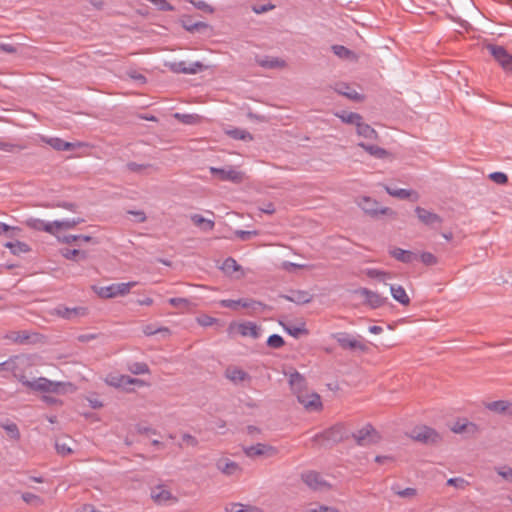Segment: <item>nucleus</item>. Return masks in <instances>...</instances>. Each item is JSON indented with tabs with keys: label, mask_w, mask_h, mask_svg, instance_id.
Masks as SVG:
<instances>
[{
	"label": "nucleus",
	"mask_w": 512,
	"mask_h": 512,
	"mask_svg": "<svg viewBox=\"0 0 512 512\" xmlns=\"http://www.w3.org/2000/svg\"><path fill=\"white\" fill-rule=\"evenodd\" d=\"M289 384L298 403L308 412H318L322 410V401L319 394L311 390L304 379L298 373L293 372L289 376Z\"/></svg>",
	"instance_id": "1"
},
{
	"label": "nucleus",
	"mask_w": 512,
	"mask_h": 512,
	"mask_svg": "<svg viewBox=\"0 0 512 512\" xmlns=\"http://www.w3.org/2000/svg\"><path fill=\"white\" fill-rule=\"evenodd\" d=\"M28 389L40 392L43 394H55L64 395L67 393L75 392L76 388L72 383L69 382H54L44 377H39L33 380H25V384ZM43 400L48 404H57L58 401L49 395H44Z\"/></svg>",
	"instance_id": "2"
},
{
	"label": "nucleus",
	"mask_w": 512,
	"mask_h": 512,
	"mask_svg": "<svg viewBox=\"0 0 512 512\" xmlns=\"http://www.w3.org/2000/svg\"><path fill=\"white\" fill-rule=\"evenodd\" d=\"M149 496L151 501L157 506H173L179 502L178 496L165 483H157L151 486Z\"/></svg>",
	"instance_id": "3"
},
{
	"label": "nucleus",
	"mask_w": 512,
	"mask_h": 512,
	"mask_svg": "<svg viewBox=\"0 0 512 512\" xmlns=\"http://www.w3.org/2000/svg\"><path fill=\"white\" fill-rule=\"evenodd\" d=\"M136 285L135 281L119 282L108 286H93L92 289L100 298L111 299L128 295Z\"/></svg>",
	"instance_id": "4"
},
{
	"label": "nucleus",
	"mask_w": 512,
	"mask_h": 512,
	"mask_svg": "<svg viewBox=\"0 0 512 512\" xmlns=\"http://www.w3.org/2000/svg\"><path fill=\"white\" fill-rule=\"evenodd\" d=\"M34 366V363L30 357L17 356L14 359H10L0 364L1 367H5L11 370L14 376L24 385L27 378L26 372Z\"/></svg>",
	"instance_id": "5"
},
{
	"label": "nucleus",
	"mask_w": 512,
	"mask_h": 512,
	"mask_svg": "<svg viewBox=\"0 0 512 512\" xmlns=\"http://www.w3.org/2000/svg\"><path fill=\"white\" fill-rule=\"evenodd\" d=\"M243 453L250 459H270L277 457L280 450L268 443H256L244 446Z\"/></svg>",
	"instance_id": "6"
},
{
	"label": "nucleus",
	"mask_w": 512,
	"mask_h": 512,
	"mask_svg": "<svg viewBox=\"0 0 512 512\" xmlns=\"http://www.w3.org/2000/svg\"><path fill=\"white\" fill-rule=\"evenodd\" d=\"M261 329L258 325L253 322H232L228 327V333L230 336H242L256 339L260 336Z\"/></svg>",
	"instance_id": "7"
},
{
	"label": "nucleus",
	"mask_w": 512,
	"mask_h": 512,
	"mask_svg": "<svg viewBox=\"0 0 512 512\" xmlns=\"http://www.w3.org/2000/svg\"><path fill=\"white\" fill-rule=\"evenodd\" d=\"M353 438L358 445L370 446L381 441L380 433L370 424H366L353 434Z\"/></svg>",
	"instance_id": "8"
},
{
	"label": "nucleus",
	"mask_w": 512,
	"mask_h": 512,
	"mask_svg": "<svg viewBox=\"0 0 512 512\" xmlns=\"http://www.w3.org/2000/svg\"><path fill=\"white\" fill-rule=\"evenodd\" d=\"M104 381L106 384L112 387L121 388L124 390H130V386L142 387L145 384L144 381L140 379L131 378L130 376L117 373H110L106 375Z\"/></svg>",
	"instance_id": "9"
},
{
	"label": "nucleus",
	"mask_w": 512,
	"mask_h": 512,
	"mask_svg": "<svg viewBox=\"0 0 512 512\" xmlns=\"http://www.w3.org/2000/svg\"><path fill=\"white\" fill-rule=\"evenodd\" d=\"M357 204L365 213L371 216L394 215L392 209L388 207H382L377 200L368 196H362L358 198Z\"/></svg>",
	"instance_id": "10"
},
{
	"label": "nucleus",
	"mask_w": 512,
	"mask_h": 512,
	"mask_svg": "<svg viewBox=\"0 0 512 512\" xmlns=\"http://www.w3.org/2000/svg\"><path fill=\"white\" fill-rule=\"evenodd\" d=\"M354 293L362 300L363 304L372 309L383 307L388 302L387 297L367 288H359Z\"/></svg>",
	"instance_id": "11"
},
{
	"label": "nucleus",
	"mask_w": 512,
	"mask_h": 512,
	"mask_svg": "<svg viewBox=\"0 0 512 512\" xmlns=\"http://www.w3.org/2000/svg\"><path fill=\"white\" fill-rule=\"evenodd\" d=\"M332 337L343 349L367 351V345L360 337H355L347 332L334 333Z\"/></svg>",
	"instance_id": "12"
},
{
	"label": "nucleus",
	"mask_w": 512,
	"mask_h": 512,
	"mask_svg": "<svg viewBox=\"0 0 512 512\" xmlns=\"http://www.w3.org/2000/svg\"><path fill=\"white\" fill-rule=\"evenodd\" d=\"M224 377L236 386L248 385L252 380L250 374L238 365H229L224 371Z\"/></svg>",
	"instance_id": "13"
},
{
	"label": "nucleus",
	"mask_w": 512,
	"mask_h": 512,
	"mask_svg": "<svg viewBox=\"0 0 512 512\" xmlns=\"http://www.w3.org/2000/svg\"><path fill=\"white\" fill-rule=\"evenodd\" d=\"M486 48L506 72L512 73V55L504 47L488 44Z\"/></svg>",
	"instance_id": "14"
},
{
	"label": "nucleus",
	"mask_w": 512,
	"mask_h": 512,
	"mask_svg": "<svg viewBox=\"0 0 512 512\" xmlns=\"http://www.w3.org/2000/svg\"><path fill=\"white\" fill-rule=\"evenodd\" d=\"M84 220L81 218H72L66 220H56L53 222H48L44 227V231L51 235H58V233H62L64 230L73 229L77 225L81 224Z\"/></svg>",
	"instance_id": "15"
},
{
	"label": "nucleus",
	"mask_w": 512,
	"mask_h": 512,
	"mask_svg": "<svg viewBox=\"0 0 512 512\" xmlns=\"http://www.w3.org/2000/svg\"><path fill=\"white\" fill-rule=\"evenodd\" d=\"M210 172L215 177H217L219 180L231 181L233 183H240L245 178V175L243 172H241L233 167H226V168H221V169L211 167Z\"/></svg>",
	"instance_id": "16"
},
{
	"label": "nucleus",
	"mask_w": 512,
	"mask_h": 512,
	"mask_svg": "<svg viewBox=\"0 0 512 512\" xmlns=\"http://www.w3.org/2000/svg\"><path fill=\"white\" fill-rule=\"evenodd\" d=\"M411 437L423 443H436L441 437L437 431L428 426H418L411 431Z\"/></svg>",
	"instance_id": "17"
},
{
	"label": "nucleus",
	"mask_w": 512,
	"mask_h": 512,
	"mask_svg": "<svg viewBox=\"0 0 512 512\" xmlns=\"http://www.w3.org/2000/svg\"><path fill=\"white\" fill-rule=\"evenodd\" d=\"M217 470L225 476H238L242 473V467L239 463L228 457H220L216 460Z\"/></svg>",
	"instance_id": "18"
},
{
	"label": "nucleus",
	"mask_w": 512,
	"mask_h": 512,
	"mask_svg": "<svg viewBox=\"0 0 512 512\" xmlns=\"http://www.w3.org/2000/svg\"><path fill=\"white\" fill-rule=\"evenodd\" d=\"M303 482L315 491H325L330 484L317 472L308 471L302 474Z\"/></svg>",
	"instance_id": "19"
},
{
	"label": "nucleus",
	"mask_w": 512,
	"mask_h": 512,
	"mask_svg": "<svg viewBox=\"0 0 512 512\" xmlns=\"http://www.w3.org/2000/svg\"><path fill=\"white\" fill-rule=\"evenodd\" d=\"M450 430L455 434L475 435L478 433L479 428L475 423L469 421L468 419L461 418L455 420L451 424Z\"/></svg>",
	"instance_id": "20"
},
{
	"label": "nucleus",
	"mask_w": 512,
	"mask_h": 512,
	"mask_svg": "<svg viewBox=\"0 0 512 512\" xmlns=\"http://www.w3.org/2000/svg\"><path fill=\"white\" fill-rule=\"evenodd\" d=\"M334 90L350 100L360 102L363 101L364 97L359 92H357L354 88L349 86L346 83H336L334 86Z\"/></svg>",
	"instance_id": "21"
},
{
	"label": "nucleus",
	"mask_w": 512,
	"mask_h": 512,
	"mask_svg": "<svg viewBox=\"0 0 512 512\" xmlns=\"http://www.w3.org/2000/svg\"><path fill=\"white\" fill-rule=\"evenodd\" d=\"M220 269L228 276L231 277H240L243 276L242 267L236 262L233 258H227L223 261Z\"/></svg>",
	"instance_id": "22"
},
{
	"label": "nucleus",
	"mask_w": 512,
	"mask_h": 512,
	"mask_svg": "<svg viewBox=\"0 0 512 512\" xmlns=\"http://www.w3.org/2000/svg\"><path fill=\"white\" fill-rule=\"evenodd\" d=\"M415 213L418 219L425 225L434 226L441 223V218L437 214L424 208L417 207Z\"/></svg>",
	"instance_id": "23"
},
{
	"label": "nucleus",
	"mask_w": 512,
	"mask_h": 512,
	"mask_svg": "<svg viewBox=\"0 0 512 512\" xmlns=\"http://www.w3.org/2000/svg\"><path fill=\"white\" fill-rule=\"evenodd\" d=\"M56 314L65 319H75L87 315V309L84 307H59L56 309Z\"/></svg>",
	"instance_id": "24"
},
{
	"label": "nucleus",
	"mask_w": 512,
	"mask_h": 512,
	"mask_svg": "<svg viewBox=\"0 0 512 512\" xmlns=\"http://www.w3.org/2000/svg\"><path fill=\"white\" fill-rule=\"evenodd\" d=\"M390 292L393 299L400 303L401 305L408 306L410 304V297L408 296L404 287H402L401 285H390Z\"/></svg>",
	"instance_id": "25"
},
{
	"label": "nucleus",
	"mask_w": 512,
	"mask_h": 512,
	"mask_svg": "<svg viewBox=\"0 0 512 512\" xmlns=\"http://www.w3.org/2000/svg\"><path fill=\"white\" fill-rule=\"evenodd\" d=\"M258 64L267 69H284L287 66L284 59L268 56L258 59Z\"/></svg>",
	"instance_id": "26"
},
{
	"label": "nucleus",
	"mask_w": 512,
	"mask_h": 512,
	"mask_svg": "<svg viewBox=\"0 0 512 512\" xmlns=\"http://www.w3.org/2000/svg\"><path fill=\"white\" fill-rule=\"evenodd\" d=\"M191 222L198 228H200L204 232H209L213 230L215 223L213 220L205 218L200 214H193L190 216Z\"/></svg>",
	"instance_id": "27"
},
{
	"label": "nucleus",
	"mask_w": 512,
	"mask_h": 512,
	"mask_svg": "<svg viewBox=\"0 0 512 512\" xmlns=\"http://www.w3.org/2000/svg\"><path fill=\"white\" fill-rule=\"evenodd\" d=\"M362 274L367 276L370 279H375L379 282L386 284V281L392 278L390 272L375 269V268H367L362 270Z\"/></svg>",
	"instance_id": "28"
},
{
	"label": "nucleus",
	"mask_w": 512,
	"mask_h": 512,
	"mask_svg": "<svg viewBox=\"0 0 512 512\" xmlns=\"http://www.w3.org/2000/svg\"><path fill=\"white\" fill-rule=\"evenodd\" d=\"M386 192L391 195L392 197H396L399 199H408L412 198L413 200L418 199V194L415 191L407 190V189H395L388 186H385Z\"/></svg>",
	"instance_id": "29"
},
{
	"label": "nucleus",
	"mask_w": 512,
	"mask_h": 512,
	"mask_svg": "<svg viewBox=\"0 0 512 512\" xmlns=\"http://www.w3.org/2000/svg\"><path fill=\"white\" fill-rule=\"evenodd\" d=\"M225 512H262V510L253 505L243 503H229L225 507Z\"/></svg>",
	"instance_id": "30"
},
{
	"label": "nucleus",
	"mask_w": 512,
	"mask_h": 512,
	"mask_svg": "<svg viewBox=\"0 0 512 512\" xmlns=\"http://www.w3.org/2000/svg\"><path fill=\"white\" fill-rule=\"evenodd\" d=\"M359 147L363 148L366 152H368L371 156L378 158V159H385L389 156V153L377 146V145H367L365 143H359Z\"/></svg>",
	"instance_id": "31"
},
{
	"label": "nucleus",
	"mask_w": 512,
	"mask_h": 512,
	"mask_svg": "<svg viewBox=\"0 0 512 512\" xmlns=\"http://www.w3.org/2000/svg\"><path fill=\"white\" fill-rule=\"evenodd\" d=\"M332 51L334 52V54L336 56H338L341 59L348 60V61H356L357 60L356 54L353 51L346 48L345 46L334 45V46H332Z\"/></svg>",
	"instance_id": "32"
},
{
	"label": "nucleus",
	"mask_w": 512,
	"mask_h": 512,
	"mask_svg": "<svg viewBox=\"0 0 512 512\" xmlns=\"http://www.w3.org/2000/svg\"><path fill=\"white\" fill-rule=\"evenodd\" d=\"M357 133L366 139L374 140L377 138V132L368 124L360 121L357 125Z\"/></svg>",
	"instance_id": "33"
},
{
	"label": "nucleus",
	"mask_w": 512,
	"mask_h": 512,
	"mask_svg": "<svg viewBox=\"0 0 512 512\" xmlns=\"http://www.w3.org/2000/svg\"><path fill=\"white\" fill-rule=\"evenodd\" d=\"M390 254L392 257H394L396 260L409 263L413 260L414 256L413 253L407 250H403L400 248H394L390 251Z\"/></svg>",
	"instance_id": "34"
},
{
	"label": "nucleus",
	"mask_w": 512,
	"mask_h": 512,
	"mask_svg": "<svg viewBox=\"0 0 512 512\" xmlns=\"http://www.w3.org/2000/svg\"><path fill=\"white\" fill-rule=\"evenodd\" d=\"M4 246L10 249V251L15 255L27 253L30 250L26 243L20 241L7 242Z\"/></svg>",
	"instance_id": "35"
},
{
	"label": "nucleus",
	"mask_w": 512,
	"mask_h": 512,
	"mask_svg": "<svg viewBox=\"0 0 512 512\" xmlns=\"http://www.w3.org/2000/svg\"><path fill=\"white\" fill-rule=\"evenodd\" d=\"M62 256L68 260L79 261L87 258L86 252L79 249H63Z\"/></svg>",
	"instance_id": "36"
},
{
	"label": "nucleus",
	"mask_w": 512,
	"mask_h": 512,
	"mask_svg": "<svg viewBox=\"0 0 512 512\" xmlns=\"http://www.w3.org/2000/svg\"><path fill=\"white\" fill-rule=\"evenodd\" d=\"M488 408L497 413L511 412L512 404L507 401H494L488 405Z\"/></svg>",
	"instance_id": "37"
},
{
	"label": "nucleus",
	"mask_w": 512,
	"mask_h": 512,
	"mask_svg": "<svg viewBox=\"0 0 512 512\" xmlns=\"http://www.w3.org/2000/svg\"><path fill=\"white\" fill-rule=\"evenodd\" d=\"M226 134L237 140L251 141L253 139L252 135L248 131L238 128L227 130Z\"/></svg>",
	"instance_id": "38"
},
{
	"label": "nucleus",
	"mask_w": 512,
	"mask_h": 512,
	"mask_svg": "<svg viewBox=\"0 0 512 512\" xmlns=\"http://www.w3.org/2000/svg\"><path fill=\"white\" fill-rule=\"evenodd\" d=\"M51 147L59 151L70 150L74 147L72 143L66 142L60 138H50L46 141Z\"/></svg>",
	"instance_id": "39"
},
{
	"label": "nucleus",
	"mask_w": 512,
	"mask_h": 512,
	"mask_svg": "<svg viewBox=\"0 0 512 512\" xmlns=\"http://www.w3.org/2000/svg\"><path fill=\"white\" fill-rule=\"evenodd\" d=\"M56 450L58 454L62 456H67L72 453V448L69 445V441L66 438H60L56 440L55 443Z\"/></svg>",
	"instance_id": "40"
},
{
	"label": "nucleus",
	"mask_w": 512,
	"mask_h": 512,
	"mask_svg": "<svg viewBox=\"0 0 512 512\" xmlns=\"http://www.w3.org/2000/svg\"><path fill=\"white\" fill-rule=\"evenodd\" d=\"M21 498L25 503L34 507H39L44 503V500L40 496L30 492L23 493Z\"/></svg>",
	"instance_id": "41"
},
{
	"label": "nucleus",
	"mask_w": 512,
	"mask_h": 512,
	"mask_svg": "<svg viewBox=\"0 0 512 512\" xmlns=\"http://www.w3.org/2000/svg\"><path fill=\"white\" fill-rule=\"evenodd\" d=\"M152 166L145 163L129 162L126 164V169L133 173L145 174Z\"/></svg>",
	"instance_id": "42"
},
{
	"label": "nucleus",
	"mask_w": 512,
	"mask_h": 512,
	"mask_svg": "<svg viewBox=\"0 0 512 512\" xmlns=\"http://www.w3.org/2000/svg\"><path fill=\"white\" fill-rule=\"evenodd\" d=\"M284 329L287 333H289L291 336H293L295 338L300 337L301 335L308 334V331H307L304 323H302L301 325L284 326Z\"/></svg>",
	"instance_id": "43"
},
{
	"label": "nucleus",
	"mask_w": 512,
	"mask_h": 512,
	"mask_svg": "<svg viewBox=\"0 0 512 512\" xmlns=\"http://www.w3.org/2000/svg\"><path fill=\"white\" fill-rule=\"evenodd\" d=\"M337 116L345 123L355 124L356 126L362 120L361 115L353 112H343L341 114H337Z\"/></svg>",
	"instance_id": "44"
},
{
	"label": "nucleus",
	"mask_w": 512,
	"mask_h": 512,
	"mask_svg": "<svg viewBox=\"0 0 512 512\" xmlns=\"http://www.w3.org/2000/svg\"><path fill=\"white\" fill-rule=\"evenodd\" d=\"M220 305L227 308L238 309L239 307H248V303L244 300H221Z\"/></svg>",
	"instance_id": "45"
},
{
	"label": "nucleus",
	"mask_w": 512,
	"mask_h": 512,
	"mask_svg": "<svg viewBox=\"0 0 512 512\" xmlns=\"http://www.w3.org/2000/svg\"><path fill=\"white\" fill-rule=\"evenodd\" d=\"M495 470L502 479L512 483V467L503 465L496 467Z\"/></svg>",
	"instance_id": "46"
},
{
	"label": "nucleus",
	"mask_w": 512,
	"mask_h": 512,
	"mask_svg": "<svg viewBox=\"0 0 512 512\" xmlns=\"http://www.w3.org/2000/svg\"><path fill=\"white\" fill-rule=\"evenodd\" d=\"M128 370L135 375L146 374L149 372L148 366L141 362L130 364Z\"/></svg>",
	"instance_id": "47"
},
{
	"label": "nucleus",
	"mask_w": 512,
	"mask_h": 512,
	"mask_svg": "<svg viewBox=\"0 0 512 512\" xmlns=\"http://www.w3.org/2000/svg\"><path fill=\"white\" fill-rule=\"evenodd\" d=\"M4 430L6 431L8 437L12 440H18L20 438V432L18 427L14 423H8L3 425Z\"/></svg>",
	"instance_id": "48"
},
{
	"label": "nucleus",
	"mask_w": 512,
	"mask_h": 512,
	"mask_svg": "<svg viewBox=\"0 0 512 512\" xmlns=\"http://www.w3.org/2000/svg\"><path fill=\"white\" fill-rule=\"evenodd\" d=\"M447 485L453 486L460 490H464L469 486V482L462 477H455V478L448 479Z\"/></svg>",
	"instance_id": "49"
},
{
	"label": "nucleus",
	"mask_w": 512,
	"mask_h": 512,
	"mask_svg": "<svg viewBox=\"0 0 512 512\" xmlns=\"http://www.w3.org/2000/svg\"><path fill=\"white\" fill-rule=\"evenodd\" d=\"M306 512H341L338 508L327 505H311Z\"/></svg>",
	"instance_id": "50"
},
{
	"label": "nucleus",
	"mask_w": 512,
	"mask_h": 512,
	"mask_svg": "<svg viewBox=\"0 0 512 512\" xmlns=\"http://www.w3.org/2000/svg\"><path fill=\"white\" fill-rule=\"evenodd\" d=\"M182 65H183L182 63L179 64L177 71H180V72H183L186 74H195L198 71H200L203 67L202 64H200V63H195L193 65H190L189 67H182Z\"/></svg>",
	"instance_id": "51"
},
{
	"label": "nucleus",
	"mask_w": 512,
	"mask_h": 512,
	"mask_svg": "<svg viewBox=\"0 0 512 512\" xmlns=\"http://www.w3.org/2000/svg\"><path fill=\"white\" fill-rule=\"evenodd\" d=\"M420 260L425 264V265H435L437 264L438 260H437V257L435 255H433L432 253L430 252H424L420 255Z\"/></svg>",
	"instance_id": "52"
},
{
	"label": "nucleus",
	"mask_w": 512,
	"mask_h": 512,
	"mask_svg": "<svg viewBox=\"0 0 512 512\" xmlns=\"http://www.w3.org/2000/svg\"><path fill=\"white\" fill-rule=\"evenodd\" d=\"M489 178L497 183V184H506L508 181V177L505 173L502 172H493L489 175Z\"/></svg>",
	"instance_id": "53"
},
{
	"label": "nucleus",
	"mask_w": 512,
	"mask_h": 512,
	"mask_svg": "<svg viewBox=\"0 0 512 512\" xmlns=\"http://www.w3.org/2000/svg\"><path fill=\"white\" fill-rule=\"evenodd\" d=\"M196 321L203 327L212 326L214 323H216V319L209 315H200L196 318Z\"/></svg>",
	"instance_id": "54"
},
{
	"label": "nucleus",
	"mask_w": 512,
	"mask_h": 512,
	"mask_svg": "<svg viewBox=\"0 0 512 512\" xmlns=\"http://www.w3.org/2000/svg\"><path fill=\"white\" fill-rule=\"evenodd\" d=\"M57 240L64 244H75L77 241V235H64L62 233H58V235H54Z\"/></svg>",
	"instance_id": "55"
},
{
	"label": "nucleus",
	"mask_w": 512,
	"mask_h": 512,
	"mask_svg": "<svg viewBox=\"0 0 512 512\" xmlns=\"http://www.w3.org/2000/svg\"><path fill=\"white\" fill-rule=\"evenodd\" d=\"M267 344L270 346V347H273V348H279L281 346H283L284 344V341L282 339L281 336L279 335H271L268 340H267Z\"/></svg>",
	"instance_id": "56"
},
{
	"label": "nucleus",
	"mask_w": 512,
	"mask_h": 512,
	"mask_svg": "<svg viewBox=\"0 0 512 512\" xmlns=\"http://www.w3.org/2000/svg\"><path fill=\"white\" fill-rule=\"evenodd\" d=\"M192 3L199 10H202V11L207 12V13H213L214 12V8L210 4L205 2V1L199 0V1L192 2Z\"/></svg>",
	"instance_id": "57"
},
{
	"label": "nucleus",
	"mask_w": 512,
	"mask_h": 512,
	"mask_svg": "<svg viewBox=\"0 0 512 512\" xmlns=\"http://www.w3.org/2000/svg\"><path fill=\"white\" fill-rule=\"evenodd\" d=\"M143 332H144L145 335H153V334H156V333H162L165 336H169L170 335V330L167 327H162V328H159L158 330H153L150 326H146L143 329Z\"/></svg>",
	"instance_id": "58"
},
{
	"label": "nucleus",
	"mask_w": 512,
	"mask_h": 512,
	"mask_svg": "<svg viewBox=\"0 0 512 512\" xmlns=\"http://www.w3.org/2000/svg\"><path fill=\"white\" fill-rule=\"evenodd\" d=\"M235 236L241 240H248L252 236L258 235L257 231H244V230H236L234 232Z\"/></svg>",
	"instance_id": "59"
},
{
	"label": "nucleus",
	"mask_w": 512,
	"mask_h": 512,
	"mask_svg": "<svg viewBox=\"0 0 512 512\" xmlns=\"http://www.w3.org/2000/svg\"><path fill=\"white\" fill-rule=\"evenodd\" d=\"M168 302L174 306L179 308H186L188 307V300L185 298H170Z\"/></svg>",
	"instance_id": "60"
},
{
	"label": "nucleus",
	"mask_w": 512,
	"mask_h": 512,
	"mask_svg": "<svg viewBox=\"0 0 512 512\" xmlns=\"http://www.w3.org/2000/svg\"><path fill=\"white\" fill-rule=\"evenodd\" d=\"M77 241H76V245L78 246H81L82 244H85V243H92V244H97L98 241L91 237V236H88V235H77Z\"/></svg>",
	"instance_id": "61"
},
{
	"label": "nucleus",
	"mask_w": 512,
	"mask_h": 512,
	"mask_svg": "<svg viewBox=\"0 0 512 512\" xmlns=\"http://www.w3.org/2000/svg\"><path fill=\"white\" fill-rule=\"evenodd\" d=\"M48 222H44L42 220H39V219H32V220H29L27 222V224L34 228V229H37V230H43L44 231V227L47 225Z\"/></svg>",
	"instance_id": "62"
},
{
	"label": "nucleus",
	"mask_w": 512,
	"mask_h": 512,
	"mask_svg": "<svg viewBox=\"0 0 512 512\" xmlns=\"http://www.w3.org/2000/svg\"><path fill=\"white\" fill-rule=\"evenodd\" d=\"M136 303L139 306L150 307L154 304V299L151 296L147 295V296H143L142 298L137 299Z\"/></svg>",
	"instance_id": "63"
},
{
	"label": "nucleus",
	"mask_w": 512,
	"mask_h": 512,
	"mask_svg": "<svg viewBox=\"0 0 512 512\" xmlns=\"http://www.w3.org/2000/svg\"><path fill=\"white\" fill-rule=\"evenodd\" d=\"M129 214H131L132 216H134L135 218V221L139 222V223H143L146 221L147 217H146V214L144 211L142 210H137V211H129Z\"/></svg>",
	"instance_id": "64"
}]
</instances>
